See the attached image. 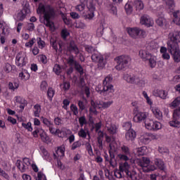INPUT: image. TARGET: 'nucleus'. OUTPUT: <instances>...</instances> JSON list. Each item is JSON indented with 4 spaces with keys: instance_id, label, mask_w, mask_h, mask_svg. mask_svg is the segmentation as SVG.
Wrapping results in <instances>:
<instances>
[{
    "instance_id": "f257e3e1",
    "label": "nucleus",
    "mask_w": 180,
    "mask_h": 180,
    "mask_svg": "<svg viewBox=\"0 0 180 180\" xmlns=\"http://www.w3.org/2000/svg\"><path fill=\"white\" fill-rule=\"evenodd\" d=\"M39 9L40 12H43L44 25H45L46 27L52 29L53 25H54L53 20L56 19V10L54 9V7L49 4L44 6L43 4H40Z\"/></svg>"
},
{
    "instance_id": "c85d7f7f",
    "label": "nucleus",
    "mask_w": 180,
    "mask_h": 180,
    "mask_svg": "<svg viewBox=\"0 0 180 180\" xmlns=\"http://www.w3.org/2000/svg\"><path fill=\"white\" fill-rule=\"evenodd\" d=\"M75 68L80 75H84V68L78 62H75Z\"/></svg>"
},
{
    "instance_id": "8fccbe9b",
    "label": "nucleus",
    "mask_w": 180,
    "mask_h": 180,
    "mask_svg": "<svg viewBox=\"0 0 180 180\" xmlns=\"http://www.w3.org/2000/svg\"><path fill=\"white\" fill-rule=\"evenodd\" d=\"M15 101L17 103H20V104H25L27 103V101L25 100V98H22L21 96H15Z\"/></svg>"
},
{
    "instance_id": "aec40b11",
    "label": "nucleus",
    "mask_w": 180,
    "mask_h": 180,
    "mask_svg": "<svg viewBox=\"0 0 180 180\" xmlns=\"http://www.w3.org/2000/svg\"><path fill=\"white\" fill-rule=\"evenodd\" d=\"M69 49L70 51H74L75 54H78L79 53V49L78 46L75 44V41H71L69 45Z\"/></svg>"
},
{
    "instance_id": "cd10ccee",
    "label": "nucleus",
    "mask_w": 180,
    "mask_h": 180,
    "mask_svg": "<svg viewBox=\"0 0 180 180\" xmlns=\"http://www.w3.org/2000/svg\"><path fill=\"white\" fill-rule=\"evenodd\" d=\"M155 164L162 171H163L164 168H165L164 166V162L161 159H155Z\"/></svg>"
},
{
    "instance_id": "ddd939ff",
    "label": "nucleus",
    "mask_w": 180,
    "mask_h": 180,
    "mask_svg": "<svg viewBox=\"0 0 180 180\" xmlns=\"http://www.w3.org/2000/svg\"><path fill=\"white\" fill-rule=\"evenodd\" d=\"M15 65L17 67L22 68L26 65V57L22 56L21 53H18L15 57Z\"/></svg>"
},
{
    "instance_id": "f704fd0d",
    "label": "nucleus",
    "mask_w": 180,
    "mask_h": 180,
    "mask_svg": "<svg viewBox=\"0 0 180 180\" xmlns=\"http://www.w3.org/2000/svg\"><path fill=\"white\" fill-rule=\"evenodd\" d=\"M146 150H147V148H146V146L139 148L137 149L136 154L139 156H143L146 154Z\"/></svg>"
},
{
    "instance_id": "c03bdc74",
    "label": "nucleus",
    "mask_w": 180,
    "mask_h": 180,
    "mask_svg": "<svg viewBox=\"0 0 180 180\" xmlns=\"http://www.w3.org/2000/svg\"><path fill=\"white\" fill-rule=\"evenodd\" d=\"M155 166L148 165V166L143 167V172H150L151 171H155Z\"/></svg>"
},
{
    "instance_id": "5fc2aeb1",
    "label": "nucleus",
    "mask_w": 180,
    "mask_h": 180,
    "mask_svg": "<svg viewBox=\"0 0 180 180\" xmlns=\"http://www.w3.org/2000/svg\"><path fill=\"white\" fill-rule=\"evenodd\" d=\"M70 34L68 30H67L66 29H64L61 31V37L63 39V40H65V39H67V37H68V35Z\"/></svg>"
},
{
    "instance_id": "680f3d73",
    "label": "nucleus",
    "mask_w": 180,
    "mask_h": 180,
    "mask_svg": "<svg viewBox=\"0 0 180 180\" xmlns=\"http://www.w3.org/2000/svg\"><path fill=\"white\" fill-rule=\"evenodd\" d=\"M39 60L43 64H47V57L44 55H40L39 56Z\"/></svg>"
},
{
    "instance_id": "bf43d9fd",
    "label": "nucleus",
    "mask_w": 180,
    "mask_h": 180,
    "mask_svg": "<svg viewBox=\"0 0 180 180\" xmlns=\"http://www.w3.org/2000/svg\"><path fill=\"white\" fill-rule=\"evenodd\" d=\"M70 109L73 112V115H75V116H77V115H78V108L77 107V105L72 104L70 105Z\"/></svg>"
},
{
    "instance_id": "72a5a7b5",
    "label": "nucleus",
    "mask_w": 180,
    "mask_h": 180,
    "mask_svg": "<svg viewBox=\"0 0 180 180\" xmlns=\"http://www.w3.org/2000/svg\"><path fill=\"white\" fill-rule=\"evenodd\" d=\"M85 50L87 51V53H89L90 54H94V53H96L98 51H96V49L93 47L92 46L86 45L85 46Z\"/></svg>"
},
{
    "instance_id": "864d4df0",
    "label": "nucleus",
    "mask_w": 180,
    "mask_h": 180,
    "mask_svg": "<svg viewBox=\"0 0 180 180\" xmlns=\"http://www.w3.org/2000/svg\"><path fill=\"white\" fill-rule=\"evenodd\" d=\"M67 131H68V129L65 127H63L60 129V135H59V137L63 139L67 136Z\"/></svg>"
},
{
    "instance_id": "2eb2a0df",
    "label": "nucleus",
    "mask_w": 180,
    "mask_h": 180,
    "mask_svg": "<svg viewBox=\"0 0 180 180\" xmlns=\"http://www.w3.org/2000/svg\"><path fill=\"white\" fill-rule=\"evenodd\" d=\"M140 22L142 25H145V26H147V27H150V26H153V22L151 21L150 18H148V15H143L141 17Z\"/></svg>"
},
{
    "instance_id": "b1692460",
    "label": "nucleus",
    "mask_w": 180,
    "mask_h": 180,
    "mask_svg": "<svg viewBox=\"0 0 180 180\" xmlns=\"http://www.w3.org/2000/svg\"><path fill=\"white\" fill-rule=\"evenodd\" d=\"M107 130L110 134H116L117 127L115 124L106 125Z\"/></svg>"
},
{
    "instance_id": "7ed1b4c3",
    "label": "nucleus",
    "mask_w": 180,
    "mask_h": 180,
    "mask_svg": "<svg viewBox=\"0 0 180 180\" xmlns=\"http://www.w3.org/2000/svg\"><path fill=\"white\" fill-rule=\"evenodd\" d=\"M115 60L117 62L115 69H117V71H122L129 67V63L131 61V58L127 55H122L117 57Z\"/></svg>"
},
{
    "instance_id": "4d7b16f0",
    "label": "nucleus",
    "mask_w": 180,
    "mask_h": 180,
    "mask_svg": "<svg viewBox=\"0 0 180 180\" xmlns=\"http://www.w3.org/2000/svg\"><path fill=\"white\" fill-rule=\"evenodd\" d=\"M76 27L77 29H85V27H86V25L82 22V21H79L76 23Z\"/></svg>"
},
{
    "instance_id": "a211bd4d",
    "label": "nucleus",
    "mask_w": 180,
    "mask_h": 180,
    "mask_svg": "<svg viewBox=\"0 0 180 180\" xmlns=\"http://www.w3.org/2000/svg\"><path fill=\"white\" fill-rule=\"evenodd\" d=\"M139 165L140 167H141V168L143 169V170L144 169L145 167L146 168V167H148V165H150V158H146V157H143L142 160H141L139 162Z\"/></svg>"
},
{
    "instance_id": "f03ea898",
    "label": "nucleus",
    "mask_w": 180,
    "mask_h": 180,
    "mask_svg": "<svg viewBox=\"0 0 180 180\" xmlns=\"http://www.w3.org/2000/svg\"><path fill=\"white\" fill-rule=\"evenodd\" d=\"M113 79L112 75H108L103 82V89L102 90L96 89L101 95L106 96L109 94H113L115 92V89H113V85L110 84Z\"/></svg>"
},
{
    "instance_id": "39448f33",
    "label": "nucleus",
    "mask_w": 180,
    "mask_h": 180,
    "mask_svg": "<svg viewBox=\"0 0 180 180\" xmlns=\"http://www.w3.org/2000/svg\"><path fill=\"white\" fill-rule=\"evenodd\" d=\"M170 40L167 41V47H179L178 43H180V32L174 31L169 34Z\"/></svg>"
},
{
    "instance_id": "c9c22d12",
    "label": "nucleus",
    "mask_w": 180,
    "mask_h": 180,
    "mask_svg": "<svg viewBox=\"0 0 180 180\" xmlns=\"http://www.w3.org/2000/svg\"><path fill=\"white\" fill-rule=\"evenodd\" d=\"M53 122L56 126H63L64 124V121L60 117H55Z\"/></svg>"
},
{
    "instance_id": "1a4fd4ad",
    "label": "nucleus",
    "mask_w": 180,
    "mask_h": 180,
    "mask_svg": "<svg viewBox=\"0 0 180 180\" xmlns=\"http://www.w3.org/2000/svg\"><path fill=\"white\" fill-rule=\"evenodd\" d=\"M91 60L94 63H98V68L99 70H103L105 68V59L98 51L91 55Z\"/></svg>"
},
{
    "instance_id": "4468645a",
    "label": "nucleus",
    "mask_w": 180,
    "mask_h": 180,
    "mask_svg": "<svg viewBox=\"0 0 180 180\" xmlns=\"http://www.w3.org/2000/svg\"><path fill=\"white\" fill-rule=\"evenodd\" d=\"M136 137H137V134L133 129H129L125 134V139L127 141L133 142L136 140Z\"/></svg>"
},
{
    "instance_id": "37998d69",
    "label": "nucleus",
    "mask_w": 180,
    "mask_h": 180,
    "mask_svg": "<svg viewBox=\"0 0 180 180\" xmlns=\"http://www.w3.org/2000/svg\"><path fill=\"white\" fill-rule=\"evenodd\" d=\"M114 175L115 178H123V172L120 171V169H116L115 171H114Z\"/></svg>"
},
{
    "instance_id": "338daca9",
    "label": "nucleus",
    "mask_w": 180,
    "mask_h": 180,
    "mask_svg": "<svg viewBox=\"0 0 180 180\" xmlns=\"http://www.w3.org/2000/svg\"><path fill=\"white\" fill-rule=\"evenodd\" d=\"M78 134H79V137H82L83 139L86 138V132L85 131V130H84V129H81V130L79 131Z\"/></svg>"
},
{
    "instance_id": "69168bd1",
    "label": "nucleus",
    "mask_w": 180,
    "mask_h": 180,
    "mask_svg": "<svg viewBox=\"0 0 180 180\" xmlns=\"http://www.w3.org/2000/svg\"><path fill=\"white\" fill-rule=\"evenodd\" d=\"M70 86H71V84L70 82H64L63 89H64V91H68V89H70Z\"/></svg>"
},
{
    "instance_id": "7c9ffc66",
    "label": "nucleus",
    "mask_w": 180,
    "mask_h": 180,
    "mask_svg": "<svg viewBox=\"0 0 180 180\" xmlns=\"http://www.w3.org/2000/svg\"><path fill=\"white\" fill-rule=\"evenodd\" d=\"M158 151L162 155H169V150L167 147H159Z\"/></svg>"
},
{
    "instance_id": "473e14b6",
    "label": "nucleus",
    "mask_w": 180,
    "mask_h": 180,
    "mask_svg": "<svg viewBox=\"0 0 180 180\" xmlns=\"http://www.w3.org/2000/svg\"><path fill=\"white\" fill-rule=\"evenodd\" d=\"M53 72L56 74V75H60L61 74V72L63 71V69L61 68V66L58 64H56L53 67Z\"/></svg>"
},
{
    "instance_id": "13d9d810",
    "label": "nucleus",
    "mask_w": 180,
    "mask_h": 180,
    "mask_svg": "<svg viewBox=\"0 0 180 180\" xmlns=\"http://www.w3.org/2000/svg\"><path fill=\"white\" fill-rule=\"evenodd\" d=\"M88 8H89V12H94V11H96L95 4H94V2H92V1L89 2Z\"/></svg>"
},
{
    "instance_id": "f3484780",
    "label": "nucleus",
    "mask_w": 180,
    "mask_h": 180,
    "mask_svg": "<svg viewBox=\"0 0 180 180\" xmlns=\"http://www.w3.org/2000/svg\"><path fill=\"white\" fill-rule=\"evenodd\" d=\"M139 56L143 61H148L149 58H151V53L147 51L141 50L139 51Z\"/></svg>"
},
{
    "instance_id": "4be33fe9",
    "label": "nucleus",
    "mask_w": 180,
    "mask_h": 180,
    "mask_svg": "<svg viewBox=\"0 0 180 180\" xmlns=\"http://www.w3.org/2000/svg\"><path fill=\"white\" fill-rule=\"evenodd\" d=\"M110 154V165L112 167V168H115L117 165V162L116 160H115V152L108 151ZM113 160H115V163L113 162Z\"/></svg>"
},
{
    "instance_id": "dca6fc26",
    "label": "nucleus",
    "mask_w": 180,
    "mask_h": 180,
    "mask_svg": "<svg viewBox=\"0 0 180 180\" xmlns=\"http://www.w3.org/2000/svg\"><path fill=\"white\" fill-rule=\"evenodd\" d=\"M39 136L43 143H46V144H49V143H51V139H50V136L47 135V133H46L44 130H41V132L39 134Z\"/></svg>"
},
{
    "instance_id": "6e6552de",
    "label": "nucleus",
    "mask_w": 180,
    "mask_h": 180,
    "mask_svg": "<svg viewBox=\"0 0 180 180\" xmlns=\"http://www.w3.org/2000/svg\"><path fill=\"white\" fill-rule=\"evenodd\" d=\"M22 5V9L17 14V20H19L20 22H23L26 18V16H27V14L30 13L29 3L26 1L25 4Z\"/></svg>"
},
{
    "instance_id": "49530a36",
    "label": "nucleus",
    "mask_w": 180,
    "mask_h": 180,
    "mask_svg": "<svg viewBox=\"0 0 180 180\" xmlns=\"http://www.w3.org/2000/svg\"><path fill=\"white\" fill-rule=\"evenodd\" d=\"M75 63H77V60H74V56H71L68 58V64H69V65L70 67H72V65L75 66Z\"/></svg>"
},
{
    "instance_id": "a19ab883",
    "label": "nucleus",
    "mask_w": 180,
    "mask_h": 180,
    "mask_svg": "<svg viewBox=\"0 0 180 180\" xmlns=\"http://www.w3.org/2000/svg\"><path fill=\"white\" fill-rule=\"evenodd\" d=\"M148 61H149L150 68H155V67L157 65V61H155V59L153 58V56H150V58H149Z\"/></svg>"
},
{
    "instance_id": "052dcab7",
    "label": "nucleus",
    "mask_w": 180,
    "mask_h": 180,
    "mask_svg": "<svg viewBox=\"0 0 180 180\" xmlns=\"http://www.w3.org/2000/svg\"><path fill=\"white\" fill-rule=\"evenodd\" d=\"M42 122H43L44 124L47 126V127L53 126V123L51 121H49V119H47V118L42 117Z\"/></svg>"
},
{
    "instance_id": "a18cd8bd",
    "label": "nucleus",
    "mask_w": 180,
    "mask_h": 180,
    "mask_svg": "<svg viewBox=\"0 0 180 180\" xmlns=\"http://www.w3.org/2000/svg\"><path fill=\"white\" fill-rule=\"evenodd\" d=\"M54 90L53 89V88H49L48 91H47V96L48 98L52 101L53 99V96H54Z\"/></svg>"
},
{
    "instance_id": "bb28decb",
    "label": "nucleus",
    "mask_w": 180,
    "mask_h": 180,
    "mask_svg": "<svg viewBox=\"0 0 180 180\" xmlns=\"http://www.w3.org/2000/svg\"><path fill=\"white\" fill-rule=\"evenodd\" d=\"M136 11H143L144 9V4L140 0H137L134 2Z\"/></svg>"
},
{
    "instance_id": "58836bf2",
    "label": "nucleus",
    "mask_w": 180,
    "mask_h": 180,
    "mask_svg": "<svg viewBox=\"0 0 180 180\" xmlns=\"http://www.w3.org/2000/svg\"><path fill=\"white\" fill-rule=\"evenodd\" d=\"M118 158L121 160V161H129V155H126L124 153H120L117 155Z\"/></svg>"
},
{
    "instance_id": "a878e982",
    "label": "nucleus",
    "mask_w": 180,
    "mask_h": 180,
    "mask_svg": "<svg viewBox=\"0 0 180 180\" xmlns=\"http://www.w3.org/2000/svg\"><path fill=\"white\" fill-rule=\"evenodd\" d=\"M19 77H20V78H21V79L27 81V79H29V78H30V75L29 74V72H27V70H25L24 72H21L19 74Z\"/></svg>"
},
{
    "instance_id": "c756f323",
    "label": "nucleus",
    "mask_w": 180,
    "mask_h": 180,
    "mask_svg": "<svg viewBox=\"0 0 180 180\" xmlns=\"http://www.w3.org/2000/svg\"><path fill=\"white\" fill-rule=\"evenodd\" d=\"M39 150L42 153L43 157L45 160H47L49 158V157H50V154H49V152L47 151L46 148H44V146H40Z\"/></svg>"
},
{
    "instance_id": "3c124183",
    "label": "nucleus",
    "mask_w": 180,
    "mask_h": 180,
    "mask_svg": "<svg viewBox=\"0 0 180 180\" xmlns=\"http://www.w3.org/2000/svg\"><path fill=\"white\" fill-rule=\"evenodd\" d=\"M79 123L81 127H82L84 126V124H86L87 122H86V118L85 117V116H82V117H79Z\"/></svg>"
},
{
    "instance_id": "9d476101",
    "label": "nucleus",
    "mask_w": 180,
    "mask_h": 180,
    "mask_svg": "<svg viewBox=\"0 0 180 180\" xmlns=\"http://www.w3.org/2000/svg\"><path fill=\"white\" fill-rule=\"evenodd\" d=\"M179 118H180V111L179 109H176L174 110V112H173V120L169 122V126H171V127H176L177 129H179L180 122L178 121Z\"/></svg>"
},
{
    "instance_id": "603ef678",
    "label": "nucleus",
    "mask_w": 180,
    "mask_h": 180,
    "mask_svg": "<svg viewBox=\"0 0 180 180\" xmlns=\"http://www.w3.org/2000/svg\"><path fill=\"white\" fill-rule=\"evenodd\" d=\"M95 16V13L94 11H89L88 14L84 15V19H89V20H91L94 19V17Z\"/></svg>"
},
{
    "instance_id": "ea45409f",
    "label": "nucleus",
    "mask_w": 180,
    "mask_h": 180,
    "mask_svg": "<svg viewBox=\"0 0 180 180\" xmlns=\"http://www.w3.org/2000/svg\"><path fill=\"white\" fill-rule=\"evenodd\" d=\"M37 44L39 49H44V47H46V42L41 40V37L37 38Z\"/></svg>"
},
{
    "instance_id": "de8ad7c7",
    "label": "nucleus",
    "mask_w": 180,
    "mask_h": 180,
    "mask_svg": "<svg viewBox=\"0 0 180 180\" xmlns=\"http://www.w3.org/2000/svg\"><path fill=\"white\" fill-rule=\"evenodd\" d=\"M86 5V4L80 3V4H78L75 6V9L76 11H77V12H82L83 11H84Z\"/></svg>"
},
{
    "instance_id": "e2e57ef3",
    "label": "nucleus",
    "mask_w": 180,
    "mask_h": 180,
    "mask_svg": "<svg viewBox=\"0 0 180 180\" xmlns=\"http://www.w3.org/2000/svg\"><path fill=\"white\" fill-rule=\"evenodd\" d=\"M81 146V142L79 141H75L72 143L71 150H76V148H78Z\"/></svg>"
},
{
    "instance_id": "0eeeda50",
    "label": "nucleus",
    "mask_w": 180,
    "mask_h": 180,
    "mask_svg": "<svg viewBox=\"0 0 180 180\" xmlns=\"http://www.w3.org/2000/svg\"><path fill=\"white\" fill-rule=\"evenodd\" d=\"M145 127L148 130H150L151 131H157V130H160L162 127L160 122L157 121H153V120L148 118L145 121Z\"/></svg>"
},
{
    "instance_id": "4c0bfd02",
    "label": "nucleus",
    "mask_w": 180,
    "mask_h": 180,
    "mask_svg": "<svg viewBox=\"0 0 180 180\" xmlns=\"http://www.w3.org/2000/svg\"><path fill=\"white\" fill-rule=\"evenodd\" d=\"M121 151L122 152V154H125L126 155H130V148L124 145L121 146Z\"/></svg>"
},
{
    "instance_id": "393cba45",
    "label": "nucleus",
    "mask_w": 180,
    "mask_h": 180,
    "mask_svg": "<svg viewBox=\"0 0 180 180\" xmlns=\"http://www.w3.org/2000/svg\"><path fill=\"white\" fill-rule=\"evenodd\" d=\"M34 115L35 116V117H39L40 112H41V106H40V105L39 104H36L35 105H34Z\"/></svg>"
},
{
    "instance_id": "6e6d98bb",
    "label": "nucleus",
    "mask_w": 180,
    "mask_h": 180,
    "mask_svg": "<svg viewBox=\"0 0 180 180\" xmlns=\"http://www.w3.org/2000/svg\"><path fill=\"white\" fill-rule=\"evenodd\" d=\"M0 176H3L5 179H9V175L6 174V172L0 167Z\"/></svg>"
},
{
    "instance_id": "0e129e2a",
    "label": "nucleus",
    "mask_w": 180,
    "mask_h": 180,
    "mask_svg": "<svg viewBox=\"0 0 180 180\" xmlns=\"http://www.w3.org/2000/svg\"><path fill=\"white\" fill-rule=\"evenodd\" d=\"M156 23L158 26H164V23H165V20L162 18H159L156 20Z\"/></svg>"
},
{
    "instance_id": "423d86ee",
    "label": "nucleus",
    "mask_w": 180,
    "mask_h": 180,
    "mask_svg": "<svg viewBox=\"0 0 180 180\" xmlns=\"http://www.w3.org/2000/svg\"><path fill=\"white\" fill-rule=\"evenodd\" d=\"M127 32L132 39L144 38L147 36L146 31L139 27L128 28Z\"/></svg>"
},
{
    "instance_id": "412c9836",
    "label": "nucleus",
    "mask_w": 180,
    "mask_h": 180,
    "mask_svg": "<svg viewBox=\"0 0 180 180\" xmlns=\"http://www.w3.org/2000/svg\"><path fill=\"white\" fill-rule=\"evenodd\" d=\"M130 168V165H129V163L127 162H124L122 165H120V171L121 172H127L129 174V169Z\"/></svg>"
},
{
    "instance_id": "2f4dec72",
    "label": "nucleus",
    "mask_w": 180,
    "mask_h": 180,
    "mask_svg": "<svg viewBox=\"0 0 180 180\" xmlns=\"http://www.w3.org/2000/svg\"><path fill=\"white\" fill-rule=\"evenodd\" d=\"M124 9L127 15H131L133 12V6H131V4L127 3L124 6Z\"/></svg>"
},
{
    "instance_id": "79ce46f5",
    "label": "nucleus",
    "mask_w": 180,
    "mask_h": 180,
    "mask_svg": "<svg viewBox=\"0 0 180 180\" xmlns=\"http://www.w3.org/2000/svg\"><path fill=\"white\" fill-rule=\"evenodd\" d=\"M22 127H24L25 129L28 130V131H33V128L32 127V123L31 122H28L27 124L25 123V122H22Z\"/></svg>"
},
{
    "instance_id": "9b49d317",
    "label": "nucleus",
    "mask_w": 180,
    "mask_h": 180,
    "mask_svg": "<svg viewBox=\"0 0 180 180\" xmlns=\"http://www.w3.org/2000/svg\"><path fill=\"white\" fill-rule=\"evenodd\" d=\"M169 53L172 54L174 63H180L179 46H167Z\"/></svg>"
},
{
    "instance_id": "5701e85b",
    "label": "nucleus",
    "mask_w": 180,
    "mask_h": 180,
    "mask_svg": "<svg viewBox=\"0 0 180 180\" xmlns=\"http://www.w3.org/2000/svg\"><path fill=\"white\" fill-rule=\"evenodd\" d=\"M152 112L156 119H158V120H161V119H162V112H161V110H160V109L154 108L152 110Z\"/></svg>"
},
{
    "instance_id": "e433bc0d",
    "label": "nucleus",
    "mask_w": 180,
    "mask_h": 180,
    "mask_svg": "<svg viewBox=\"0 0 180 180\" xmlns=\"http://www.w3.org/2000/svg\"><path fill=\"white\" fill-rule=\"evenodd\" d=\"M18 88H19V84H18L17 82H9L8 83V89H11V91H15V89H18Z\"/></svg>"
},
{
    "instance_id": "774afa93",
    "label": "nucleus",
    "mask_w": 180,
    "mask_h": 180,
    "mask_svg": "<svg viewBox=\"0 0 180 180\" xmlns=\"http://www.w3.org/2000/svg\"><path fill=\"white\" fill-rule=\"evenodd\" d=\"M112 103H113V101L103 102L102 108H103L104 109H106V108H109V106H110Z\"/></svg>"
},
{
    "instance_id": "20e7f679",
    "label": "nucleus",
    "mask_w": 180,
    "mask_h": 180,
    "mask_svg": "<svg viewBox=\"0 0 180 180\" xmlns=\"http://www.w3.org/2000/svg\"><path fill=\"white\" fill-rule=\"evenodd\" d=\"M123 79L124 81L128 82V84H133L135 85H139V86H144L146 85V82L144 80L141 79L139 76L131 74V73H124L123 75Z\"/></svg>"
},
{
    "instance_id": "09e8293b",
    "label": "nucleus",
    "mask_w": 180,
    "mask_h": 180,
    "mask_svg": "<svg viewBox=\"0 0 180 180\" xmlns=\"http://www.w3.org/2000/svg\"><path fill=\"white\" fill-rule=\"evenodd\" d=\"M180 105V97L176 98L172 103L171 106L173 108H176V106Z\"/></svg>"
},
{
    "instance_id": "f8f14e48",
    "label": "nucleus",
    "mask_w": 180,
    "mask_h": 180,
    "mask_svg": "<svg viewBox=\"0 0 180 180\" xmlns=\"http://www.w3.org/2000/svg\"><path fill=\"white\" fill-rule=\"evenodd\" d=\"M134 115L133 120L135 123H141V122H144V123H146V120L148 119L147 118L148 117V113L146 112H136Z\"/></svg>"
},
{
    "instance_id": "6ab92c4d",
    "label": "nucleus",
    "mask_w": 180,
    "mask_h": 180,
    "mask_svg": "<svg viewBox=\"0 0 180 180\" xmlns=\"http://www.w3.org/2000/svg\"><path fill=\"white\" fill-rule=\"evenodd\" d=\"M155 96H159L161 99H167V94L164 90L157 89L153 92Z\"/></svg>"
}]
</instances>
